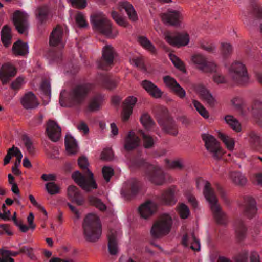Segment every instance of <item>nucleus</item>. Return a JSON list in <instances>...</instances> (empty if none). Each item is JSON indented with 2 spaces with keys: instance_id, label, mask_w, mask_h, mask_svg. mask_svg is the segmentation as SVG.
<instances>
[{
  "instance_id": "obj_1",
  "label": "nucleus",
  "mask_w": 262,
  "mask_h": 262,
  "mask_svg": "<svg viewBox=\"0 0 262 262\" xmlns=\"http://www.w3.org/2000/svg\"><path fill=\"white\" fill-rule=\"evenodd\" d=\"M196 186L198 189H200L202 186L203 187L204 196L209 204L210 209L216 222L222 225L226 224V215L222 211L218 204L217 199L213 190L211 187L210 183L199 178L196 180Z\"/></svg>"
},
{
  "instance_id": "obj_2",
  "label": "nucleus",
  "mask_w": 262,
  "mask_h": 262,
  "mask_svg": "<svg viewBox=\"0 0 262 262\" xmlns=\"http://www.w3.org/2000/svg\"><path fill=\"white\" fill-rule=\"evenodd\" d=\"M78 164L82 170L83 174L78 171H75L72 174V178L75 183L85 191L97 188V185L94 179L93 173L89 168V163L88 159L84 156L80 157L78 160Z\"/></svg>"
},
{
  "instance_id": "obj_3",
  "label": "nucleus",
  "mask_w": 262,
  "mask_h": 262,
  "mask_svg": "<svg viewBox=\"0 0 262 262\" xmlns=\"http://www.w3.org/2000/svg\"><path fill=\"white\" fill-rule=\"evenodd\" d=\"M91 88V84L89 83L77 85L70 91L66 99L63 97L66 92L65 90L62 91L61 92L59 100L61 105L64 107H72L81 104Z\"/></svg>"
},
{
  "instance_id": "obj_4",
  "label": "nucleus",
  "mask_w": 262,
  "mask_h": 262,
  "mask_svg": "<svg viewBox=\"0 0 262 262\" xmlns=\"http://www.w3.org/2000/svg\"><path fill=\"white\" fill-rule=\"evenodd\" d=\"M83 235L89 242L98 241L102 235V225L98 216L95 214H88L82 223Z\"/></svg>"
},
{
  "instance_id": "obj_5",
  "label": "nucleus",
  "mask_w": 262,
  "mask_h": 262,
  "mask_svg": "<svg viewBox=\"0 0 262 262\" xmlns=\"http://www.w3.org/2000/svg\"><path fill=\"white\" fill-rule=\"evenodd\" d=\"M90 20L95 29L108 37H116L118 34L117 30L112 28L110 20L101 12H97L92 15Z\"/></svg>"
},
{
  "instance_id": "obj_6",
  "label": "nucleus",
  "mask_w": 262,
  "mask_h": 262,
  "mask_svg": "<svg viewBox=\"0 0 262 262\" xmlns=\"http://www.w3.org/2000/svg\"><path fill=\"white\" fill-rule=\"evenodd\" d=\"M172 224V217L169 214H162L152 225L150 230L151 236L159 238L168 234Z\"/></svg>"
},
{
  "instance_id": "obj_7",
  "label": "nucleus",
  "mask_w": 262,
  "mask_h": 262,
  "mask_svg": "<svg viewBox=\"0 0 262 262\" xmlns=\"http://www.w3.org/2000/svg\"><path fill=\"white\" fill-rule=\"evenodd\" d=\"M229 74L233 81L237 84L245 85L249 82L247 70L242 62L233 63L229 69Z\"/></svg>"
},
{
  "instance_id": "obj_8",
  "label": "nucleus",
  "mask_w": 262,
  "mask_h": 262,
  "mask_svg": "<svg viewBox=\"0 0 262 262\" xmlns=\"http://www.w3.org/2000/svg\"><path fill=\"white\" fill-rule=\"evenodd\" d=\"M139 165L146 168L145 176L146 178L156 185H162L165 181L164 176L162 169L153 165H150L143 160H141Z\"/></svg>"
},
{
  "instance_id": "obj_9",
  "label": "nucleus",
  "mask_w": 262,
  "mask_h": 262,
  "mask_svg": "<svg viewBox=\"0 0 262 262\" xmlns=\"http://www.w3.org/2000/svg\"><path fill=\"white\" fill-rule=\"evenodd\" d=\"M202 138L205 143L206 149L212 154L215 159H219L222 154V149L220 143L216 139L208 133H203Z\"/></svg>"
},
{
  "instance_id": "obj_10",
  "label": "nucleus",
  "mask_w": 262,
  "mask_h": 262,
  "mask_svg": "<svg viewBox=\"0 0 262 262\" xmlns=\"http://www.w3.org/2000/svg\"><path fill=\"white\" fill-rule=\"evenodd\" d=\"M16 73V68L11 63L6 62L2 64L0 68V80L3 86H0L1 92L7 89L4 86L8 83Z\"/></svg>"
},
{
  "instance_id": "obj_11",
  "label": "nucleus",
  "mask_w": 262,
  "mask_h": 262,
  "mask_svg": "<svg viewBox=\"0 0 262 262\" xmlns=\"http://www.w3.org/2000/svg\"><path fill=\"white\" fill-rule=\"evenodd\" d=\"M161 19L165 24L178 26L180 25L183 16L179 10L168 9L166 12L161 14Z\"/></svg>"
},
{
  "instance_id": "obj_12",
  "label": "nucleus",
  "mask_w": 262,
  "mask_h": 262,
  "mask_svg": "<svg viewBox=\"0 0 262 262\" xmlns=\"http://www.w3.org/2000/svg\"><path fill=\"white\" fill-rule=\"evenodd\" d=\"M139 188V182L135 179H130L124 183L121 190V195L125 199L129 200L137 194Z\"/></svg>"
},
{
  "instance_id": "obj_13",
  "label": "nucleus",
  "mask_w": 262,
  "mask_h": 262,
  "mask_svg": "<svg viewBox=\"0 0 262 262\" xmlns=\"http://www.w3.org/2000/svg\"><path fill=\"white\" fill-rule=\"evenodd\" d=\"M240 206L243 210L244 215L248 219L254 217L257 212L256 202L251 196H246L243 198Z\"/></svg>"
},
{
  "instance_id": "obj_14",
  "label": "nucleus",
  "mask_w": 262,
  "mask_h": 262,
  "mask_svg": "<svg viewBox=\"0 0 262 262\" xmlns=\"http://www.w3.org/2000/svg\"><path fill=\"white\" fill-rule=\"evenodd\" d=\"M165 39L170 45L173 46H185L189 42V35L186 33L173 34L167 32L164 34Z\"/></svg>"
},
{
  "instance_id": "obj_15",
  "label": "nucleus",
  "mask_w": 262,
  "mask_h": 262,
  "mask_svg": "<svg viewBox=\"0 0 262 262\" xmlns=\"http://www.w3.org/2000/svg\"><path fill=\"white\" fill-rule=\"evenodd\" d=\"M192 60L197 68L203 72L212 73L217 71L216 65L213 62L207 61L206 58L201 55H194Z\"/></svg>"
},
{
  "instance_id": "obj_16",
  "label": "nucleus",
  "mask_w": 262,
  "mask_h": 262,
  "mask_svg": "<svg viewBox=\"0 0 262 262\" xmlns=\"http://www.w3.org/2000/svg\"><path fill=\"white\" fill-rule=\"evenodd\" d=\"M28 15L25 12L16 10L13 13V21L17 31L20 34L26 32L28 27Z\"/></svg>"
},
{
  "instance_id": "obj_17",
  "label": "nucleus",
  "mask_w": 262,
  "mask_h": 262,
  "mask_svg": "<svg viewBox=\"0 0 262 262\" xmlns=\"http://www.w3.org/2000/svg\"><path fill=\"white\" fill-rule=\"evenodd\" d=\"M102 57L100 61L98 62L99 68L106 70L112 64L115 56V51L111 45H106L103 48Z\"/></svg>"
},
{
  "instance_id": "obj_18",
  "label": "nucleus",
  "mask_w": 262,
  "mask_h": 262,
  "mask_svg": "<svg viewBox=\"0 0 262 262\" xmlns=\"http://www.w3.org/2000/svg\"><path fill=\"white\" fill-rule=\"evenodd\" d=\"M140 139L133 131L128 132L124 139V148L126 151H130L137 148L140 144Z\"/></svg>"
},
{
  "instance_id": "obj_19",
  "label": "nucleus",
  "mask_w": 262,
  "mask_h": 262,
  "mask_svg": "<svg viewBox=\"0 0 262 262\" xmlns=\"http://www.w3.org/2000/svg\"><path fill=\"white\" fill-rule=\"evenodd\" d=\"M21 103L27 110L34 109L39 105L35 95L31 92H29L24 95L21 99Z\"/></svg>"
},
{
  "instance_id": "obj_20",
  "label": "nucleus",
  "mask_w": 262,
  "mask_h": 262,
  "mask_svg": "<svg viewBox=\"0 0 262 262\" xmlns=\"http://www.w3.org/2000/svg\"><path fill=\"white\" fill-rule=\"evenodd\" d=\"M193 88L195 91L202 98L205 100L208 104L211 106L215 104L216 102L215 98L204 85L201 84H195Z\"/></svg>"
},
{
  "instance_id": "obj_21",
  "label": "nucleus",
  "mask_w": 262,
  "mask_h": 262,
  "mask_svg": "<svg viewBox=\"0 0 262 262\" xmlns=\"http://www.w3.org/2000/svg\"><path fill=\"white\" fill-rule=\"evenodd\" d=\"M157 205L155 203L148 201L139 207V212L143 219H147L156 211Z\"/></svg>"
},
{
  "instance_id": "obj_22",
  "label": "nucleus",
  "mask_w": 262,
  "mask_h": 262,
  "mask_svg": "<svg viewBox=\"0 0 262 262\" xmlns=\"http://www.w3.org/2000/svg\"><path fill=\"white\" fill-rule=\"evenodd\" d=\"M62 36L63 28L61 26L58 25L53 30L50 34V46H59L60 47H63Z\"/></svg>"
},
{
  "instance_id": "obj_23",
  "label": "nucleus",
  "mask_w": 262,
  "mask_h": 262,
  "mask_svg": "<svg viewBox=\"0 0 262 262\" xmlns=\"http://www.w3.org/2000/svg\"><path fill=\"white\" fill-rule=\"evenodd\" d=\"M67 194L68 198L72 202L75 203L79 206L83 204V198L76 187L74 186H69L67 189Z\"/></svg>"
},
{
  "instance_id": "obj_24",
  "label": "nucleus",
  "mask_w": 262,
  "mask_h": 262,
  "mask_svg": "<svg viewBox=\"0 0 262 262\" xmlns=\"http://www.w3.org/2000/svg\"><path fill=\"white\" fill-rule=\"evenodd\" d=\"M142 85L152 97L159 98L162 96L163 93L161 90L152 82L144 80L142 82Z\"/></svg>"
},
{
  "instance_id": "obj_25",
  "label": "nucleus",
  "mask_w": 262,
  "mask_h": 262,
  "mask_svg": "<svg viewBox=\"0 0 262 262\" xmlns=\"http://www.w3.org/2000/svg\"><path fill=\"white\" fill-rule=\"evenodd\" d=\"M65 144L66 150L69 154L74 155L78 152L79 147L77 141L70 134L66 135Z\"/></svg>"
},
{
  "instance_id": "obj_26",
  "label": "nucleus",
  "mask_w": 262,
  "mask_h": 262,
  "mask_svg": "<svg viewBox=\"0 0 262 262\" xmlns=\"http://www.w3.org/2000/svg\"><path fill=\"white\" fill-rule=\"evenodd\" d=\"M118 9L120 11L125 10L129 18L133 21L138 19V16L134 7L127 2H121L118 5Z\"/></svg>"
},
{
  "instance_id": "obj_27",
  "label": "nucleus",
  "mask_w": 262,
  "mask_h": 262,
  "mask_svg": "<svg viewBox=\"0 0 262 262\" xmlns=\"http://www.w3.org/2000/svg\"><path fill=\"white\" fill-rule=\"evenodd\" d=\"M49 7L48 5H41L38 7L36 12V18L38 22L43 24L48 19Z\"/></svg>"
},
{
  "instance_id": "obj_28",
  "label": "nucleus",
  "mask_w": 262,
  "mask_h": 262,
  "mask_svg": "<svg viewBox=\"0 0 262 262\" xmlns=\"http://www.w3.org/2000/svg\"><path fill=\"white\" fill-rule=\"evenodd\" d=\"M118 233L116 231H111L108 234V247L109 252L111 255H116L118 251L117 237Z\"/></svg>"
},
{
  "instance_id": "obj_29",
  "label": "nucleus",
  "mask_w": 262,
  "mask_h": 262,
  "mask_svg": "<svg viewBox=\"0 0 262 262\" xmlns=\"http://www.w3.org/2000/svg\"><path fill=\"white\" fill-rule=\"evenodd\" d=\"M247 136L249 142L254 148L257 150L262 148V138L258 133L251 131L247 134Z\"/></svg>"
},
{
  "instance_id": "obj_30",
  "label": "nucleus",
  "mask_w": 262,
  "mask_h": 262,
  "mask_svg": "<svg viewBox=\"0 0 262 262\" xmlns=\"http://www.w3.org/2000/svg\"><path fill=\"white\" fill-rule=\"evenodd\" d=\"M183 244L185 247H190L194 251H199L200 249V240L192 234L191 236L188 237L187 235L183 238Z\"/></svg>"
},
{
  "instance_id": "obj_31",
  "label": "nucleus",
  "mask_w": 262,
  "mask_h": 262,
  "mask_svg": "<svg viewBox=\"0 0 262 262\" xmlns=\"http://www.w3.org/2000/svg\"><path fill=\"white\" fill-rule=\"evenodd\" d=\"M229 178L233 184L238 186H244L247 182L246 177L240 171L230 172Z\"/></svg>"
},
{
  "instance_id": "obj_32",
  "label": "nucleus",
  "mask_w": 262,
  "mask_h": 262,
  "mask_svg": "<svg viewBox=\"0 0 262 262\" xmlns=\"http://www.w3.org/2000/svg\"><path fill=\"white\" fill-rule=\"evenodd\" d=\"M161 203L166 205L174 204L177 201L174 196V191L171 189H168L163 192L160 196Z\"/></svg>"
},
{
  "instance_id": "obj_33",
  "label": "nucleus",
  "mask_w": 262,
  "mask_h": 262,
  "mask_svg": "<svg viewBox=\"0 0 262 262\" xmlns=\"http://www.w3.org/2000/svg\"><path fill=\"white\" fill-rule=\"evenodd\" d=\"M61 135V128L57 122L50 120V140L58 141Z\"/></svg>"
},
{
  "instance_id": "obj_34",
  "label": "nucleus",
  "mask_w": 262,
  "mask_h": 262,
  "mask_svg": "<svg viewBox=\"0 0 262 262\" xmlns=\"http://www.w3.org/2000/svg\"><path fill=\"white\" fill-rule=\"evenodd\" d=\"M12 51L16 55L24 56L28 52V46L27 43L19 40L13 44Z\"/></svg>"
},
{
  "instance_id": "obj_35",
  "label": "nucleus",
  "mask_w": 262,
  "mask_h": 262,
  "mask_svg": "<svg viewBox=\"0 0 262 262\" xmlns=\"http://www.w3.org/2000/svg\"><path fill=\"white\" fill-rule=\"evenodd\" d=\"M232 105L242 115H245L247 112L245 110H247L248 112L249 109L246 106L245 101L241 97H235L232 100Z\"/></svg>"
},
{
  "instance_id": "obj_36",
  "label": "nucleus",
  "mask_w": 262,
  "mask_h": 262,
  "mask_svg": "<svg viewBox=\"0 0 262 262\" xmlns=\"http://www.w3.org/2000/svg\"><path fill=\"white\" fill-rule=\"evenodd\" d=\"M103 97L101 95H97L90 100L88 110L90 112H95L99 110L103 102Z\"/></svg>"
},
{
  "instance_id": "obj_37",
  "label": "nucleus",
  "mask_w": 262,
  "mask_h": 262,
  "mask_svg": "<svg viewBox=\"0 0 262 262\" xmlns=\"http://www.w3.org/2000/svg\"><path fill=\"white\" fill-rule=\"evenodd\" d=\"M12 36L11 29L8 26L3 27L1 31V40L3 43L6 47L11 43Z\"/></svg>"
},
{
  "instance_id": "obj_38",
  "label": "nucleus",
  "mask_w": 262,
  "mask_h": 262,
  "mask_svg": "<svg viewBox=\"0 0 262 262\" xmlns=\"http://www.w3.org/2000/svg\"><path fill=\"white\" fill-rule=\"evenodd\" d=\"M226 122L236 132L241 131V125L238 120L234 116L227 115L225 117Z\"/></svg>"
},
{
  "instance_id": "obj_39",
  "label": "nucleus",
  "mask_w": 262,
  "mask_h": 262,
  "mask_svg": "<svg viewBox=\"0 0 262 262\" xmlns=\"http://www.w3.org/2000/svg\"><path fill=\"white\" fill-rule=\"evenodd\" d=\"M140 121L145 129L148 130H151L155 124L151 117L147 113L141 116Z\"/></svg>"
},
{
  "instance_id": "obj_40",
  "label": "nucleus",
  "mask_w": 262,
  "mask_h": 262,
  "mask_svg": "<svg viewBox=\"0 0 262 262\" xmlns=\"http://www.w3.org/2000/svg\"><path fill=\"white\" fill-rule=\"evenodd\" d=\"M163 129L167 134L173 136H176L178 133L177 125L172 120H168L166 124L163 125Z\"/></svg>"
},
{
  "instance_id": "obj_41",
  "label": "nucleus",
  "mask_w": 262,
  "mask_h": 262,
  "mask_svg": "<svg viewBox=\"0 0 262 262\" xmlns=\"http://www.w3.org/2000/svg\"><path fill=\"white\" fill-rule=\"evenodd\" d=\"M139 43L146 50L152 53H156V49L151 41L144 36H140L138 38Z\"/></svg>"
},
{
  "instance_id": "obj_42",
  "label": "nucleus",
  "mask_w": 262,
  "mask_h": 262,
  "mask_svg": "<svg viewBox=\"0 0 262 262\" xmlns=\"http://www.w3.org/2000/svg\"><path fill=\"white\" fill-rule=\"evenodd\" d=\"M219 136L228 149L230 150H233L235 145V141L233 138L221 132L219 133Z\"/></svg>"
},
{
  "instance_id": "obj_43",
  "label": "nucleus",
  "mask_w": 262,
  "mask_h": 262,
  "mask_svg": "<svg viewBox=\"0 0 262 262\" xmlns=\"http://www.w3.org/2000/svg\"><path fill=\"white\" fill-rule=\"evenodd\" d=\"M235 230L237 237L239 239L243 238L246 233V228L243 223L237 220L235 223Z\"/></svg>"
},
{
  "instance_id": "obj_44",
  "label": "nucleus",
  "mask_w": 262,
  "mask_h": 262,
  "mask_svg": "<svg viewBox=\"0 0 262 262\" xmlns=\"http://www.w3.org/2000/svg\"><path fill=\"white\" fill-rule=\"evenodd\" d=\"M22 140L29 154L33 155L34 154L35 149L31 139L26 134L22 136Z\"/></svg>"
},
{
  "instance_id": "obj_45",
  "label": "nucleus",
  "mask_w": 262,
  "mask_h": 262,
  "mask_svg": "<svg viewBox=\"0 0 262 262\" xmlns=\"http://www.w3.org/2000/svg\"><path fill=\"white\" fill-rule=\"evenodd\" d=\"M169 58L174 67L182 72H185V67L184 63L175 55L170 53Z\"/></svg>"
},
{
  "instance_id": "obj_46",
  "label": "nucleus",
  "mask_w": 262,
  "mask_h": 262,
  "mask_svg": "<svg viewBox=\"0 0 262 262\" xmlns=\"http://www.w3.org/2000/svg\"><path fill=\"white\" fill-rule=\"evenodd\" d=\"M75 21L78 27L87 28L89 26L85 15L82 12H78L75 16Z\"/></svg>"
},
{
  "instance_id": "obj_47",
  "label": "nucleus",
  "mask_w": 262,
  "mask_h": 262,
  "mask_svg": "<svg viewBox=\"0 0 262 262\" xmlns=\"http://www.w3.org/2000/svg\"><path fill=\"white\" fill-rule=\"evenodd\" d=\"M165 163L168 168L181 169L183 167V162L181 160L170 161L168 159H165Z\"/></svg>"
},
{
  "instance_id": "obj_48",
  "label": "nucleus",
  "mask_w": 262,
  "mask_h": 262,
  "mask_svg": "<svg viewBox=\"0 0 262 262\" xmlns=\"http://www.w3.org/2000/svg\"><path fill=\"white\" fill-rule=\"evenodd\" d=\"M221 53L224 58H226L230 55L233 51L231 45L227 42L221 43Z\"/></svg>"
},
{
  "instance_id": "obj_49",
  "label": "nucleus",
  "mask_w": 262,
  "mask_h": 262,
  "mask_svg": "<svg viewBox=\"0 0 262 262\" xmlns=\"http://www.w3.org/2000/svg\"><path fill=\"white\" fill-rule=\"evenodd\" d=\"M19 254L18 251H11L10 250H4L2 254L4 258L2 259L1 262H14V259L10 256H16Z\"/></svg>"
},
{
  "instance_id": "obj_50",
  "label": "nucleus",
  "mask_w": 262,
  "mask_h": 262,
  "mask_svg": "<svg viewBox=\"0 0 262 262\" xmlns=\"http://www.w3.org/2000/svg\"><path fill=\"white\" fill-rule=\"evenodd\" d=\"M251 111L254 115L262 117V101L259 100H255L252 106Z\"/></svg>"
},
{
  "instance_id": "obj_51",
  "label": "nucleus",
  "mask_w": 262,
  "mask_h": 262,
  "mask_svg": "<svg viewBox=\"0 0 262 262\" xmlns=\"http://www.w3.org/2000/svg\"><path fill=\"white\" fill-rule=\"evenodd\" d=\"M90 203L95 206L96 208L101 211H104L106 209V205L101 201V200L95 196H91L89 198Z\"/></svg>"
},
{
  "instance_id": "obj_52",
  "label": "nucleus",
  "mask_w": 262,
  "mask_h": 262,
  "mask_svg": "<svg viewBox=\"0 0 262 262\" xmlns=\"http://www.w3.org/2000/svg\"><path fill=\"white\" fill-rule=\"evenodd\" d=\"M102 82V85L108 90L114 89L117 84V81L110 79L106 76H103Z\"/></svg>"
},
{
  "instance_id": "obj_53",
  "label": "nucleus",
  "mask_w": 262,
  "mask_h": 262,
  "mask_svg": "<svg viewBox=\"0 0 262 262\" xmlns=\"http://www.w3.org/2000/svg\"><path fill=\"white\" fill-rule=\"evenodd\" d=\"M55 176L50 174V195L58 194L60 192V187L59 185L55 183Z\"/></svg>"
},
{
  "instance_id": "obj_54",
  "label": "nucleus",
  "mask_w": 262,
  "mask_h": 262,
  "mask_svg": "<svg viewBox=\"0 0 262 262\" xmlns=\"http://www.w3.org/2000/svg\"><path fill=\"white\" fill-rule=\"evenodd\" d=\"M142 135L144 147L146 148L151 147L154 143L152 137L148 134H146L144 132H142Z\"/></svg>"
},
{
  "instance_id": "obj_55",
  "label": "nucleus",
  "mask_w": 262,
  "mask_h": 262,
  "mask_svg": "<svg viewBox=\"0 0 262 262\" xmlns=\"http://www.w3.org/2000/svg\"><path fill=\"white\" fill-rule=\"evenodd\" d=\"M163 79L165 85L171 90L179 84L175 79L169 76L163 77Z\"/></svg>"
},
{
  "instance_id": "obj_56",
  "label": "nucleus",
  "mask_w": 262,
  "mask_h": 262,
  "mask_svg": "<svg viewBox=\"0 0 262 262\" xmlns=\"http://www.w3.org/2000/svg\"><path fill=\"white\" fill-rule=\"evenodd\" d=\"M178 211L182 219H187L190 215L189 209L184 204H182L179 206Z\"/></svg>"
},
{
  "instance_id": "obj_57",
  "label": "nucleus",
  "mask_w": 262,
  "mask_h": 262,
  "mask_svg": "<svg viewBox=\"0 0 262 262\" xmlns=\"http://www.w3.org/2000/svg\"><path fill=\"white\" fill-rule=\"evenodd\" d=\"M102 174L105 181L108 182L114 174V170L111 167L104 166L102 168Z\"/></svg>"
},
{
  "instance_id": "obj_58",
  "label": "nucleus",
  "mask_w": 262,
  "mask_h": 262,
  "mask_svg": "<svg viewBox=\"0 0 262 262\" xmlns=\"http://www.w3.org/2000/svg\"><path fill=\"white\" fill-rule=\"evenodd\" d=\"M114 154L110 148L104 149L101 154V159L106 161H110L113 159Z\"/></svg>"
},
{
  "instance_id": "obj_59",
  "label": "nucleus",
  "mask_w": 262,
  "mask_h": 262,
  "mask_svg": "<svg viewBox=\"0 0 262 262\" xmlns=\"http://www.w3.org/2000/svg\"><path fill=\"white\" fill-rule=\"evenodd\" d=\"M112 16L113 19L116 22V23L119 26L126 27L127 25L126 20L121 16H119L117 13L115 11H112Z\"/></svg>"
},
{
  "instance_id": "obj_60",
  "label": "nucleus",
  "mask_w": 262,
  "mask_h": 262,
  "mask_svg": "<svg viewBox=\"0 0 262 262\" xmlns=\"http://www.w3.org/2000/svg\"><path fill=\"white\" fill-rule=\"evenodd\" d=\"M172 91L180 98L183 99L186 97V94L185 90L178 84L172 90Z\"/></svg>"
},
{
  "instance_id": "obj_61",
  "label": "nucleus",
  "mask_w": 262,
  "mask_h": 262,
  "mask_svg": "<svg viewBox=\"0 0 262 262\" xmlns=\"http://www.w3.org/2000/svg\"><path fill=\"white\" fill-rule=\"evenodd\" d=\"M40 90L41 93L45 96L47 97L49 96V82L47 80H42L40 86Z\"/></svg>"
},
{
  "instance_id": "obj_62",
  "label": "nucleus",
  "mask_w": 262,
  "mask_h": 262,
  "mask_svg": "<svg viewBox=\"0 0 262 262\" xmlns=\"http://www.w3.org/2000/svg\"><path fill=\"white\" fill-rule=\"evenodd\" d=\"M137 102V98L133 96H129L127 97L124 103V107L129 108L133 110V108Z\"/></svg>"
},
{
  "instance_id": "obj_63",
  "label": "nucleus",
  "mask_w": 262,
  "mask_h": 262,
  "mask_svg": "<svg viewBox=\"0 0 262 262\" xmlns=\"http://www.w3.org/2000/svg\"><path fill=\"white\" fill-rule=\"evenodd\" d=\"M29 199L30 200V201L31 202V203L32 204V205L33 206L37 207L40 211H41L45 214V215L46 216H47V215H48L47 211L46 210V209H45V208L43 207H42V206L39 205L36 202L34 197L32 195H31V194L29 195Z\"/></svg>"
},
{
  "instance_id": "obj_64",
  "label": "nucleus",
  "mask_w": 262,
  "mask_h": 262,
  "mask_svg": "<svg viewBox=\"0 0 262 262\" xmlns=\"http://www.w3.org/2000/svg\"><path fill=\"white\" fill-rule=\"evenodd\" d=\"M213 80L217 84L225 83L227 82L226 77L220 73H216L213 75Z\"/></svg>"
}]
</instances>
